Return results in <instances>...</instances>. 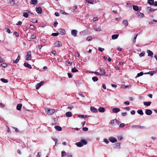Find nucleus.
Here are the masks:
<instances>
[{
  "label": "nucleus",
  "mask_w": 157,
  "mask_h": 157,
  "mask_svg": "<svg viewBox=\"0 0 157 157\" xmlns=\"http://www.w3.org/2000/svg\"><path fill=\"white\" fill-rule=\"evenodd\" d=\"M87 144V141L85 139L81 140L80 142L76 143L75 145L78 147H82L83 145H86Z\"/></svg>",
  "instance_id": "obj_1"
},
{
  "label": "nucleus",
  "mask_w": 157,
  "mask_h": 157,
  "mask_svg": "<svg viewBox=\"0 0 157 157\" xmlns=\"http://www.w3.org/2000/svg\"><path fill=\"white\" fill-rule=\"evenodd\" d=\"M45 110L48 114L50 115L53 114L55 112L54 109L48 108L45 109Z\"/></svg>",
  "instance_id": "obj_2"
},
{
  "label": "nucleus",
  "mask_w": 157,
  "mask_h": 157,
  "mask_svg": "<svg viewBox=\"0 0 157 157\" xmlns=\"http://www.w3.org/2000/svg\"><path fill=\"white\" fill-rule=\"evenodd\" d=\"M55 46L56 47H60L62 46V43L60 41H56L55 43Z\"/></svg>",
  "instance_id": "obj_3"
},
{
  "label": "nucleus",
  "mask_w": 157,
  "mask_h": 157,
  "mask_svg": "<svg viewBox=\"0 0 157 157\" xmlns=\"http://www.w3.org/2000/svg\"><path fill=\"white\" fill-rule=\"evenodd\" d=\"M44 83V81H41L40 82L37 84L36 85V89H38Z\"/></svg>",
  "instance_id": "obj_4"
},
{
  "label": "nucleus",
  "mask_w": 157,
  "mask_h": 157,
  "mask_svg": "<svg viewBox=\"0 0 157 157\" xmlns=\"http://www.w3.org/2000/svg\"><path fill=\"white\" fill-rule=\"evenodd\" d=\"M31 54L30 51H29L27 53L26 56V60H29L31 59Z\"/></svg>",
  "instance_id": "obj_5"
},
{
  "label": "nucleus",
  "mask_w": 157,
  "mask_h": 157,
  "mask_svg": "<svg viewBox=\"0 0 157 157\" xmlns=\"http://www.w3.org/2000/svg\"><path fill=\"white\" fill-rule=\"evenodd\" d=\"M77 32L76 30H72L71 31V34L74 36L75 37L77 35Z\"/></svg>",
  "instance_id": "obj_6"
},
{
  "label": "nucleus",
  "mask_w": 157,
  "mask_h": 157,
  "mask_svg": "<svg viewBox=\"0 0 157 157\" xmlns=\"http://www.w3.org/2000/svg\"><path fill=\"white\" fill-rule=\"evenodd\" d=\"M109 139V141L112 143H115L117 141V139L113 137H110Z\"/></svg>",
  "instance_id": "obj_7"
},
{
  "label": "nucleus",
  "mask_w": 157,
  "mask_h": 157,
  "mask_svg": "<svg viewBox=\"0 0 157 157\" xmlns=\"http://www.w3.org/2000/svg\"><path fill=\"white\" fill-rule=\"evenodd\" d=\"M91 73H95L96 74L98 75H99L100 76H107L108 75L107 74H103L101 73L98 72H92Z\"/></svg>",
  "instance_id": "obj_8"
},
{
  "label": "nucleus",
  "mask_w": 157,
  "mask_h": 157,
  "mask_svg": "<svg viewBox=\"0 0 157 157\" xmlns=\"http://www.w3.org/2000/svg\"><path fill=\"white\" fill-rule=\"evenodd\" d=\"M36 11L38 13L40 14L42 13V10L40 7H39L36 8Z\"/></svg>",
  "instance_id": "obj_9"
},
{
  "label": "nucleus",
  "mask_w": 157,
  "mask_h": 157,
  "mask_svg": "<svg viewBox=\"0 0 157 157\" xmlns=\"http://www.w3.org/2000/svg\"><path fill=\"white\" fill-rule=\"evenodd\" d=\"M145 113L147 115H150L152 113V111L150 109H146L145 111Z\"/></svg>",
  "instance_id": "obj_10"
},
{
  "label": "nucleus",
  "mask_w": 157,
  "mask_h": 157,
  "mask_svg": "<svg viewBox=\"0 0 157 157\" xmlns=\"http://www.w3.org/2000/svg\"><path fill=\"white\" fill-rule=\"evenodd\" d=\"M58 31L59 32V34L61 35H64L65 34V31L63 29H58Z\"/></svg>",
  "instance_id": "obj_11"
},
{
  "label": "nucleus",
  "mask_w": 157,
  "mask_h": 157,
  "mask_svg": "<svg viewBox=\"0 0 157 157\" xmlns=\"http://www.w3.org/2000/svg\"><path fill=\"white\" fill-rule=\"evenodd\" d=\"M91 111L93 113H96L97 112V109L93 106H91L90 108Z\"/></svg>",
  "instance_id": "obj_12"
},
{
  "label": "nucleus",
  "mask_w": 157,
  "mask_h": 157,
  "mask_svg": "<svg viewBox=\"0 0 157 157\" xmlns=\"http://www.w3.org/2000/svg\"><path fill=\"white\" fill-rule=\"evenodd\" d=\"M22 107V104H18L16 107V109L18 110H21V108Z\"/></svg>",
  "instance_id": "obj_13"
},
{
  "label": "nucleus",
  "mask_w": 157,
  "mask_h": 157,
  "mask_svg": "<svg viewBox=\"0 0 157 157\" xmlns=\"http://www.w3.org/2000/svg\"><path fill=\"white\" fill-rule=\"evenodd\" d=\"M24 65L25 67H27L31 69L32 68L31 65L29 64L28 63H24Z\"/></svg>",
  "instance_id": "obj_14"
},
{
  "label": "nucleus",
  "mask_w": 157,
  "mask_h": 157,
  "mask_svg": "<svg viewBox=\"0 0 157 157\" xmlns=\"http://www.w3.org/2000/svg\"><path fill=\"white\" fill-rule=\"evenodd\" d=\"M147 53L148 54V56L151 57H152V56L153 55V53L150 50H148L147 52Z\"/></svg>",
  "instance_id": "obj_15"
},
{
  "label": "nucleus",
  "mask_w": 157,
  "mask_h": 157,
  "mask_svg": "<svg viewBox=\"0 0 157 157\" xmlns=\"http://www.w3.org/2000/svg\"><path fill=\"white\" fill-rule=\"evenodd\" d=\"M113 112L115 113H117L120 111V109L118 108H114L112 109Z\"/></svg>",
  "instance_id": "obj_16"
},
{
  "label": "nucleus",
  "mask_w": 157,
  "mask_h": 157,
  "mask_svg": "<svg viewBox=\"0 0 157 157\" xmlns=\"http://www.w3.org/2000/svg\"><path fill=\"white\" fill-rule=\"evenodd\" d=\"M105 110V108L101 107H100L98 109V111L101 113L104 112Z\"/></svg>",
  "instance_id": "obj_17"
},
{
  "label": "nucleus",
  "mask_w": 157,
  "mask_h": 157,
  "mask_svg": "<svg viewBox=\"0 0 157 157\" xmlns=\"http://www.w3.org/2000/svg\"><path fill=\"white\" fill-rule=\"evenodd\" d=\"M119 34H114L112 35V38L113 40H115L117 39L119 36Z\"/></svg>",
  "instance_id": "obj_18"
},
{
  "label": "nucleus",
  "mask_w": 157,
  "mask_h": 157,
  "mask_svg": "<svg viewBox=\"0 0 157 157\" xmlns=\"http://www.w3.org/2000/svg\"><path fill=\"white\" fill-rule=\"evenodd\" d=\"M151 103V101H148V102L146 101H144L143 102V104L144 105L146 106H150Z\"/></svg>",
  "instance_id": "obj_19"
},
{
  "label": "nucleus",
  "mask_w": 157,
  "mask_h": 157,
  "mask_svg": "<svg viewBox=\"0 0 157 157\" xmlns=\"http://www.w3.org/2000/svg\"><path fill=\"white\" fill-rule=\"evenodd\" d=\"M37 2V0H31L30 2V3L31 4L36 5Z\"/></svg>",
  "instance_id": "obj_20"
},
{
  "label": "nucleus",
  "mask_w": 157,
  "mask_h": 157,
  "mask_svg": "<svg viewBox=\"0 0 157 157\" xmlns=\"http://www.w3.org/2000/svg\"><path fill=\"white\" fill-rule=\"evenodd\" d=\"M66 116L67 117H70L72 116V114L71 112H68L66 113Z\"/></svg>",
  "instance_id": "obj_21"
},
{
  "label": "nucleus",
  "mask_w": 157,
  "mask_h": 157,
  "mask_svg": "<svg viewBox=\"0 0 157 157\" xmlns=\"http://www.w3.org/2000/svg\"><path fill=\"white\" fill-rule=\"evenodd\" d=\"M136 15L138 17H142L144 16V14L142 13L139 12H138L136 13Z\"/></svg>",
  "instance_id": "obj_22"
},
{
  "label": "nucleus",
  "mask_w": 157,
  "mask_h": 157,
  "mask_svg": "<svg viewBox=\"0 0 157 157\" xmlns=\"http://www.w3.org/2000/svg\"><path fill=\"white\" fill-rule=\"evenodd\" d=\"M154 0H148L147 3L151 5H153L154 3Z\"/></svg>",
  "instance_id": "obj_23"
},
{
  "label": "nucleus",
  "mask_w": 157,
  "mask_h": 157,
  "mask_svg": "<svg viewBox=\"0 0 157 157\" xmlns=\"http://www.w3.org/2000/svg\"><path fill=\"white\" fill-rule=\"evenodd\" d=\"M55 128L58 131H61L62 130V128L59 126H55Z\"/></svg>",
  "instance_id": "obj_24"
},
{
  "label": "nucleus",
  "mask_w": 157,
  "mask_h": 157,
  "mask_svg": "<svg viewBox=\"0 0 157 157\" xmlns=\"http://www.w3.org/2000/svg\"><path fill=\"white\" fill-rule=\"evenodd\" d=\"M8 1L10 2L12 6H14L15 4V0H8Z\"/></svg>",
  "instance_id": "obj_25"
},
{
  "label": "nucleus",
  "mask_w": 157,
  "mask_h": 157,
  "mask_svg": "<svg viewBox=\"0 0 157 157\" xmlns=\"http://www.w3.org/2000/svg\"><path fill=\"white\" fill-rule=\"evenodd\" d=\"M123 23L125 25V27H127L128 25V23L127 20H124L123 22Z\"/></svg>",
  "instance_id": "obj_26"
},
{
  "label": "nucleus",
  "mask_w": 157,
  "mask_h": 157,
  "mask_svg": "<svg viewBox=\"0 0 157 157\" xmlns=\"http://www.w3.org/2000/svg\"><path fill=\"white\" fill-rule=\"evenodd\" d=\"M133 10L136 11H138V7L137 6L133 5Z\"/></svg>",
  "instance_id": "obj_27"
},
{
  "label": "nucleus",
  "mask_w": 157,
  "mask_h": 157,
  "mask_svg": "<svg viewBox=\"0 0 157 157\" xmlns=\"http://www.w3.org/2000/svg\"><path fill=\"white\" fill-rule=\"evenodd\" d=\"M137 112L139 114L141 115H143V114H144L143 112V110L142 109H140V110H138L137 111Z\"/></svg>",
  "instance_id": "obj_28"
},
{
  "label": "nucleus",
  "mask_w": 157,
  "mask_h": 157,
  "mask_svg": "<svg viewBox=\"0 0 157 157\" xmlns=\"http://www.w3.org/2000/svg\"><path fill=\"white\" fill-rule=\"evenodd\" d=\"M78 71V70H77L75 67H74L71 69V72L73 73H75Z\"/></svg>",
  "instance_id": "obj_29"
},
{
  "label": "nucleus",
  "mask_w": 157,
  "mask_h": 157,
  "mask_svg": "<svg viewBox=\"0 0 157 157\" xmlns=\"http://www.w3.org/2000/svg\"><path fill=\"white\" fill-rule=\"evenodd\" d=\"M144 74V73L142 72H140V73H138L137 74V75L136 76V78H137V77H139L140 76H142Z\"/></svg>",
  "instance_id": "obj_30"
},
{
  "label": "nucleus",
  "mask_w": 157,
  "mask_h": 157,
  "mask_svg": "<svg viewBox=\"0 0 157 157\" xmlns=\"http://www.w3.org/2000/svg\"><path fill=\"white\" fill-rule=\"evenodd\" d=\"M1 80L4 83H7L8 82V80L7 79H6L4 78H1Z\"/></svg>",
  "instance_id": "obj_31"
},
{
  "label": "nucleus",
  "mask_w": 157,
  "mask_h": 157,
  "mask_svg": "<svg viewBox=\"0 0 157 157\" xmlns=\"http://www.w3.org/2000/svg\"><path fill=\"white\" fill-rule=\"evenodd\" d=\"M92 79L93 81L95 82L98 80V78L97 77L94 76L92 77Z\"/></svg>",
  "instance_id": "obj_32"
},
{
  "label": "nucleus",
  "mask_w": 157,
  "mask_h": 157,
  "mask_svg": "<svg viewBox=\"0 0 157 157\" xmlns=\"http://www.w3.org/2000/svg\"><path fill=\"white\" fill-rule=\"evenodd\" d=\"M99 71L103 73V74H106L105 73L106 72H105V69H102L101 68H99Z\"/></svg>",
  "instance_id": "obj_33"
},
{
  "label": "nucleus",
  "mask_w": 157,
  "mask_h": 157,
  "mask_svg": "<svg viewBox=\"0 0 157 157\" xmlns=\"http://www.w3.org/2000/svg\"><path fill=\"white\" fill-rule=\"evenodd\" d=\"M139 126L138 125H134L131 127V128L132 129L136 128L138 129L139 128Z\"/></svg>",
  "instance_id": "obj_34"
},
{
  "label": "nucleus",
  "mask_w": 157,
  "mask_h": 157,
  "mask_svg": "<svg viewBox=\"0 0 157 157\" xmlns=\"http://www.w3.org/2000/svg\"><path fill=\"white\" fill-rule=\"evenodd\" d=\"M23 16L26 18H27L29 16V15L27 13L24 12L23 13Z\"/></svg>",
  "instance_id": "obj_35"
},
{
  "label": "nucleus",
  "mask_w": 157,
  "mask_h": 157,
  "mask_svg": "<svg viewBox=\"0 0 157 157\" xmlns=\"http://www.w3.org/2000/svg\"><path fill=\"white\" fill-rule=\"evenodd\" d=\"M86 33V32L85 30L81 31L79 33V34L81 36L84 35Z\"/></svg>",
  "instance_id": "obj_36"
},
{
  "label": "nucleus",
  "mask_w": 157,
  "mask_h": 157,
  "mask_svg": "<svg viewBox=\"0 0 157 157\" xmlns=\"http://www.w3.org/2000/svg\"><path fill=\"white\" fill-rule=\"evenodd\" d=\"M94 29L96 31H101V29L100 28H95Z\"/></svg>",
  "instance_id": "obj_37"
},
{
  "label": "nucleus",
  "mask_w": 157,
  "mask_h": 157,
  "mask_svg": "<svg viewBox=\"0 0 157 157\" xmlns=\"http://www.w3.org/2000/svg\"><path fill=\"white\" fill-rule=\"evenodd\" d=\"M137 34H135L134 35V39L133 40V42L135 43L136 41V40L137 37Z\"/></svg>",
  "instance_id": "obj_38"
},
{
  "label": "nucleus",
  "mask_w": 157,
  "mask_h": 157,
  "mask_svg": "<svg viewBox=\"0 0 157 157\" xmlns=\"http://www.w3.org/2000/svg\"><path fill=\"white\" fill-rule=\"evenodd\" d=\"M60 13H62V14H64L65 15H67L68 14V13L65 11H64L63 10H61L60 11Z\"/></svg>",
  "instance_id": "obj_39"
},
{
  "label": "nucleus",
  "mask_w": 157,
  "mask_h": 157,
  "mask_svg": "<svg viewBox=\"0 0 157 157\" xmlns=\"http://www.w3.org/2000/svg\"><path fill=\"white\" fill-rule=\"evenodd\" d=\"M92 39V37L91 36H89L86 38V40L87 41H90Z\"/></svg>",
  "instance_id": "obj_40"
},
{
  "label": "nucleus",
  "mask_w": 157,
  "mask_h": 157,
  "mask_svg": "<svg viewBox=\"0 0 157 157\" xmlns=\"http://www.w3.org/2000/svg\"><path fill=\"white\" fill-rule=\"evenodd\" d=\"M115 119H113V120H112L110 121L109 124H111L112 125H113L114 124V122H115Z\"/></svg>",
  "instance_id": "obj_41"
},
{
  "label": "nucleus",
  "mask_w": 157,
  "mask_h": 157,
  "mask_svg": "<svg viewBox=\"0 0 157 157\" xmlns=\"http://www.w3.org/2000/svg\"><path fill=\"white\" fill-rule=\"evenodd\" d=\"M59 33H52V35L53 36H56L59 35Z\"/></svg>",
  "instance_id": "obj_42"
},
{
  "label": "nucleus",
  "mask_w": 157,
  "mask_h": 157,
  "mask_svg": "<svg viewBox=\"0 0 157 157\" xmlns=\"http://www.w3.org/2000/svg\"><path fill=\"white\" fill-rule=\"evenodd\" d=\"M66 155V152L64 151H62L61 152V155L62 157H64Z\"/></svg>",
  "instance_id": "obj_43"
},
{
  "label": "nucleus",
  "mask_w": 157,
  "mask_h": 157,
  "mask_svg": "<svg viewBox=\"0 0 157 157\" xmlns=\"http://www.w3.org/2000/svg\"><path fill=\"white\" fill-rule=\"evenodd\" d=\"M29 27L30 29L32 30L35 28V26L33 25H31Z\"/></svg>",
  "instance_id": "obj_44"
},
{
  "label": "nucleus",
  "mask_w": 157,
  "mask_h": 157,
  "mask_svg": "<svg viewBox=\"0 0 157 157\" xmlns=\"http://www.w3.org/2000/svg\"><path fill=\"white\" fill-rule=\"evenodd\" d=\"M115 147H120V143H117L115 144Z\"/></svg>",
  "instance_id": "obj_45"
},
{
  "label": "nucleus",
  "mask_w": 157,
  "mask_h": 157,
  "mask_svg": "<svg viewBox=\"0 0 157 157\" xmlns=\"http://www.w3.org/2000/svg\"><path fill=\"white\" fill-rule=\"evenodd\" d=\"M145 53L144 52H143L140 53L139 56L140 57H142L144 56Z\"/></svg>",
  "instance_id": "obj_46"
},
{
  "label": "nucleus",
  "mask_w": 157,
  "mask_h": 157,
  "mask_svg": "<svg viewBox=\"0 0 157 157\" xmlns=\"http://www.w3.org/2000/svg\"><path fill=\"white\" fill-rule=\"evenodd\" d=\"M98 50L99 51H100L101 52H102L104 50V48L99 47L98 48Z\"/></svg>",
  "instance_id": "obj_47"
},
{
  "label": "nucleus",
  "mask_w": 157,
  "mask_h": 157,
  "mask_svg": "<svg viewBox=\"0 0 157 157\" xmlns=\"http://www.w3.org/2000/svg\"><path fill=\"white\" fill-rule=\"evenodd\" d=\"M1 66L3 67H4V68H6L7 67V65L6 63H3L1 64Z\"/></svg>",
  "instance_id": "obj_48"
},
{
  "label": "nucleus",
  "mask_w": 157,
  "mask_h": 157,
  "mask_svg": "<svg viewBox=\"0 0 157 157\" xmlns=\"http://www.w3.org/2000/svg\"><path fill=\"white\" fill-rule=\"evenodd\" d=\"M104 141L105 143L106 144H108L109 143V142L108 140L107 139H106V138H105L104 139Z\"/></svg>",
  "instance_id": "obj_49"
},
{
  "label": "nucleus",
  "mask_w": 157,
  "mask_h": 157,
  "mask_svg": "<svg viewBox=\"0 0 157 157\" xmlns=\"http://www.w3.org/2000/svg\"><path fill=\"white\" fill-rule=\"evenodd\" d=\"M117 139L119 140H121L123 139V137L121 136H117Z\"/></svg>",
  "instance_id": "obj_50"
},
{
  "label": "nucleus",
  "mask_w": 157,
  "mask_h": 157,
  "mask_svg": "<svg viewBox=\"0 0 157 157\" xmlns=\"http://www.w3.org/2000/svg\"><path fill=\"white\" fill-rule=\"evenodd\" d=\"M74 8L73 9V10H72L73 12H74L75 11V10L77 8V6L76 5H75L74 6Z\"/></svg>",
  "instance_id": "obj_51"
},
{
  "label": "nucleus",
  "mask_w": 157,
  "mask_h": 157,
  "mask_svg": "<svg viewBox=\"0 0 157 157\" xmlns=\"http://www.w3.org/2000/svg\"><path fill=\"white\" fill-rule=\"evenodd\" d=\"M125 126V124L124 123H121L119 126L120 128H123Z\"/></svg>",
  "instance_id": "obj_52"
},
{
  "label": "nucleus",
  "mask_w": 157,
  "mask_h": 157,
  "mask_svg": "<svg viewBox=\"0 0 157 157\" xmlns=\"http://www.w3.org/2000/svg\"><path fill=\"white\" fill-rule=\"evenodd\" d=\"M148 8H149V11L151 12H153L156 10L150 7H148Z\"/></svg>",
  "instance_id": "obj_53"
},
{
  "label": "nucleus",
  "mask_w": 157,
  "mask_h": 157,
  "mask_svg": "<svg viewBox=\"0 0 157 157\" xmlns=\"http://www.w3.org/2000/svg\"><path fill=\"white\" fill-rule=\"evenodd\" d=\"M22 24V22L21 21H19L17 22V23L16 24L17 25H21Z\"/></svg>",
  "instance_id": "obj_54"
},
{
  "label": "nucleus",
  "mask_w": 157,
  "mask_h": 157,
  "mask_svg": "<svg viewBox=\"0 0 157 157\" xmlns=\"http://www.w3.org/2000/svg\"><path fill=\"white\" fill-rule=\"evenodd\" d=\"M5 29L6 30V32L8 33H10L11 32V31L10 30V29H8V28H5Z\"/></svg>",
  "instance_id": "obj_55"
},
{
  "label": "nucleus",
  "mask_w": 157,
  "mask_h": 157,
  "mask_svg": "<svg viewBox=\"0 0 157 157\" xmlns=\"http://www.w3.org/2000/svg\"><path fill=\"white\" fill-rule=\"evenodd\" d=\"M88 128L86 127H84L82 128V130L84 131H87L88 130Z\"/></svg>",
  "instance_id": "obj_56"
},
{
  "label": "nucleus",
  "mask_w": 157,
  "mask_h": 157,
  "mask_svg": "<svg viewBox=\"0 0 157 157\" xmlns=\"http://www.w3.org/2000/svg\"><path fill=\"white\" fill-rule=\"evenodd\" d=\"M115 122L118 125L120 123V122L119 120L117 119H115Z\"/></svg>",
  "instance_id": "obj_57"
},
{
  "label": "nucleus",
  "mask_w": 157,
  "mask_h": 157,
  "mask_svg": "<svg viewBox=\"0 0 157 157\" xmlns=\"http://www.w3.org/2000/svg\"><path fill=\"white\" fill-rule=\"evenodd\" d=\"M13 34L14 35H15L17 37H18L19 36V35L18 33L17 32H14L13 33Z\"/></svg>",
  "instance_id": "obj_58"
},
{
  "label": "nucleus",
  "mask_w": 157,
  "mask_h": 157,
  "mask_svg": "<svg viewBox=\"0 0 157 157\" xmlns=\"http://www.w3.org/2000/svg\"><path fill=\"white\" fill-rule=\"evenodd\" d=\"M68 76L69 78H70L72 77V75L71 73H68Z\"/></svg>",
  "instance_id": "obj_59"
},
{
  "label": "nucleus",
  "mask_w": 157,
  "mask_h": 157,
  "mask_svg": "<svg viewBox=\"0 0 157 157\" xmlns=\"http://www.w3.org/2000/svg\"><path fill=\"white\" fill-rule=\"evenodd\" d=\"M19 61V60H18V59H16V60H13V63H16L17 62H18Z\"/></svg>",
  "instance_id": "obj_60"
},
{
  "label": "nucleus",
  "mask_w": 157,
  "mask_h": 157,
  "mask_svg": "<svg viewBox=\"0 0 157 157\" xmlns=\"http://www.w3.org/2000/svg\"><path fill=\"white\" fill-rule=\"evenodd\" d=\"M135 113L136 112L134 110H133L131 112V113L132 115H134Z\"/></svg>",
  "instance_id": "obj_61"
},
{
  "label": "nucleus",
  "mask_w": 157,
  "mask_h": 157,
  "mask_svg": "<svg viewBox=\"0 0 157 157\" xmlns=\"http://www.w3.org/2000/svg\"><path fill=\"white\" fill-rule=\"evenodd\" d=\"M84 115H78V117H79L82 118H83Z\"/></svg>",
  "instance_id": "obj_62"
},
{
  "label": "nucleus",
  "mask_w": 157,
  "mask_h": 157,
  "mask_svg": "<svg viewBox=\"0 0 157 157\" xmlns=\"http://www.w3.org/2000/svg\"><path fill=\"white\" fill-rule=\"evenodd\" d=\"M121 114L122 116H125L127 114V113L126 112L122 113Z\"/></svg>",
  "instance_id": "obj_63"
},
{
  "label": "nucleus",
  "mask_w": 157,
  "mask_h": 157,
  "mask_svg": "<svg viewBox=\"0 0 157 157\" xmlns=\"http://www.w3.org/2000/svg\"><path fill=\"white\" fill-rule=\"evenodd\" d=\"M67 156L68 157H72V156L71 155L70 153H68L67 154Z\"/></svg>",
  "instance_id": "obj_64"
}]
</instances>
